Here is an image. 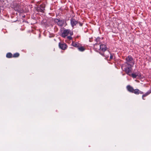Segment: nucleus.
Here are the masks:
<instances>
[{
    "label": "nucleus",
    "instance_id": "aec40b11",
    "mask_svg": "<svg viewBox=\"0 0 151 151\" xmlns=\"http://www.w3.org/2000/svg\"><path fill=\"white\" fill-rule=\"evenodd\" d=\"M78 23L79 24V25L80 26H82V24L79 22H78Z\"/></svg>",
    "mask_w": 151,
    "mask_h": 151
},
{
    "label": "nucleus",
    "instance_id": "1a4fd4ad",
    "mask_svg": "<svg viewBox=\"0 0 151 151\" xmlns=\"http://www.w3.org/2000/svg\"><path fill=\"white\" fill-rule=\"evenodd\" d=\"M70 22L71 26L73 28H74V26L78 23V22L74 18H71L70 19Z\"/></svg>",
    "mask_w": 151,
    "mask_h": 151
},
{
    "label": "nucleus",
    "instance_id": "f8f14e48",
    "mask_svg": "<svg viewBox=\"0 0 151 151\" xmlns=\"http://www.w3.org/2000/svg\"><path fill=\"white\" fill-rule=\"evenodd\" d=\"M72 45L75 47L78 48L79 47L80 44L77 42H73L72 43Z\"/></svg>",
    "mask_w": 151,
    "mask_h": 151
},
{
    "label": "nucleus",
    "instance_id": "dca6fc26",
    "mask_svg": "<svg viewBox=\"0 0 151 151\" xmlns=\"http://www.w3.org/2000/svg\"><path fill=\"white\" fill-rule=\"evenodd\" d=\"M78 50L80 51H83L85 49L83 46H80L78 47Z\"/></svg>",
    "mask_w": 151,
    "mask_h": 151
},
{
    "label": "nucleus",
    "instance_id": "0eeeda50",
    "mask_svg": "<svg viewBox=\"0 0 151 151\" xmlns=\"http://www.w3.org/2000/svg\"><path fill=\"white\" fill-rule=\"evenodd\" d=\"M107 54H106V53H101V55L102 56L105 57L106 58H109V55L110 54V59H112L113 58V54L110 53V52L109 51H107Z\"/></svg>",
    "mask_w": 151,
    "mask_h": 151
},
{
    "label": "nucleus",
    "instance_id": "6e6552de",
    "mask_svg": "<svg viewBox=\"0 0 151 151\" xmlns=\"http://www.w3.org/2000/svg\"><path fill=\"white\" fill-rule=\"evenodd\" d=\"M59 47L63 50H65L67 47V45L62 42H60L59 43Z\"/></svg>",
    "mask_w": 151,
    "mask_h": 151
},
{
    "label": "nucleus",
    "instance_id": "a211bd4d",
    "mask_svg": "<svg viewBox=\"0 0 151 151\" xmlns=\"http://www.w3.org/2000/svg\"><path fill=\"white\" fill-rule=\"evenodd\" d=\"M138 76L137 74H136V73H132L131 74V76H132L134 78H136Z\"/></svg>",
    "mask_w": 151,
    "mask_h": 151
},
{
    "label": "nucleus",
    "instance_id": "9b49d317",
    "mask_svg": "<svg viewBox=\"0 0 151 151\" xmlns=\"http://www.w3.org/2000/svg\"><path fill=\"white\" fill-rule=\"evenodd\" d=\"M14 10L19 13H22L23 12V10L20 7V6L17 5L14 7Z\"/></svg>",
    "mask_w": 151,
    "mask_h": 151
},
{
    "label": "nucleus",
    "instance_id": "f03ea898",
    "mask_svg": "<svg viewBox=\"0 0 151 151\" xmlns=\"http://www.w3.org/2000/svg\"><path fill=\"white\" fill-rule=\"evenodd\" d=\"M126 63L129 66H131L133 65L134 63V61L133 60V58L131 56L127 57L125 59Z\"/></svg>",
    "mask_w": 151,
    "mask_h": 151
},
{
    "label": "nucleus",
    "instance_id": "39448f33",
    "mask_svg": "<svg viewBox=\"0 0 151 151\" xmlns=\"http://www.w3.org/2000/svg\"><path fill=\"white\" fill-rule=\"evenodd\" d=\"M54 21L58 26L60 27L63 26L65 22V21L64 20H60L58 19H55Z\"/></svg>",
    "mask_w": 151,
    "mask_h": 151
},
{
    "label": "nucleus",
    "instance_id": "6ab92c4d",
    "mask_svg": "<svg viewBox=\"0 0 151 151\" xmlns=\"http://www.w3.org/2000/svg\"><path fill=\"white\" fill-rule=\"evenodd\" d=\"M67 39L69 40H71L72 39V37L70 36H68L67 37Z\"/></svg>",
    "mask_w": 151,
    "mask_h": 151
},
{
    "label": "nucleus",
    "instance_id": "9d476101",
    "mask_svg": "<svg viewBox=\"0 0 151 151\" xmlns=\"http://www.w3.org/2000/svg\"><path fill=\"white\" fill-rule=\"evenodd\" d=\"M124 71L127 75L129 76H131V74L130 73L131 72V68L129 67L126 68H124Z\"/></svg>",
    "mask_w": 151,
    "mask_h": 151
},
{
    "label": "nucleus",
    "instance_id": "f3484780",
    "mask_svg": "<svg viewBox=\"0 0 151 151\" xmlns=\"http://www.w3.org/2000/svg\"><path fill=\"white\" fill-rule=\"evenodd\" d=\"M19 54L18 52H16L15 53H14L13 55V57L14 58H17L19 56Z\"/></svg>",
    "mask_w": 151,
    "mask_h": 151
},
{
    "label": "nucleus",
    "instance_id": "f257e3e1",
    "mask_svg": "<svg viewBox=\"0 0 151 151\" xmlns=\"http://www.w3.org/2000/svg\"><path fill=\"white\" fill-rule=\"evenodd\" d=\"M127 91L131 93H133L136 95L139 94H142L143 92L140 91L139 89H134L130 85H128L127 86Z\"/></svg>",
    "mask_w": 151,
    "mask_h": 151
},
{
    "label": "nucleus",
    "instance_id": "2eb2a0df",
    "mask_svg": "<svg viewBox=\"0 0 151 151\" xmlns=\"http://www.w3.org/2000/svg\"><path fill=\"white\" fill-rule=\"evenodd\" d=\"M6 57L8 58H11L13 57V55L10 52H8L6 54Z\"/></svg>",
    "mask_w": 151,
    "mask_h": 151
},
{
    "label": "nucleus",
    "instance_id": "20e7f679",
    "mask_svg": "<svg viewBox=\"0 0 151 151\" xmlns=\"http://www.w3.org/2000/svg\"><path fill=\"white\" fill-rule=\"evenodd\" d=\"M107 49L106 46L105 45L102 44L99 45V49H98L99 51V53H104V52L106 51Z\"/></svg>",
    "mask_w": 151,
    "mask_h": 151
},
{
    "label": "nucleus",
    "instance_id": "7ed1b4c3",
    "mask_svg": "<svg viewBox=\"0 0 151 151\" xmlns=\"http://www.w3.org/2000/svg\"><path fill=\"white\" fill-rule=\"evenodd\" d=\"M69 34L71 36L73 35V32L70 29H65L62 34L61 36L65 38L67 37Z\"/></svg>",
    "mask_w": 151,
    "mask_h": 151
},
{
    "label": "nucleus",
    "instance_id": "423d86ee",
    "mask_svg": "<svg viewBox=\"0 0 151 151\" xmlns=\"http://www.w3.org/2000/svg\"><path fill=\"white\" fill-rule=\"evenodd\" d=\"M45 7V4H41L39 6L37 7L36 8V10L38 12L44 13Z\"/></svg>",
    "mask_w": 151,
    "mask_h": 151
},
{
    "label": "nucleus",
    "instance_id": "4468645a",
    "mask_svg": "<svg viewBox=\"0 0 151 151\" xmlns=\"http://www.w3.org/2000/svg\"><path fill=\"white\" fill-rule=\"evenodd\" d=\"M100 38L99 37H97L95 39V41L96 42V43L94 45V46H96V45H99L100 44Z\"/></svg>",
    "mask_w": 151,
    "mask_h": 151
},
{
    "label": "nucleus",
    "instance_id": "ddd939ff",
    "mask_svg": "<svg viewBox=\"0 0 151 151\" xmlns=\"http://www.w3.org/2000/svg\"><path fill=\"white\" fill-rule=\"evenodd\" d=\"M151 93V91H149L145 93V94H143L142 96V98L143 100H145L144 98L147 96L149 95Z\"/></svg>",
    "mask_w": 151,
    "mask_h": 151
}]
</instances>
